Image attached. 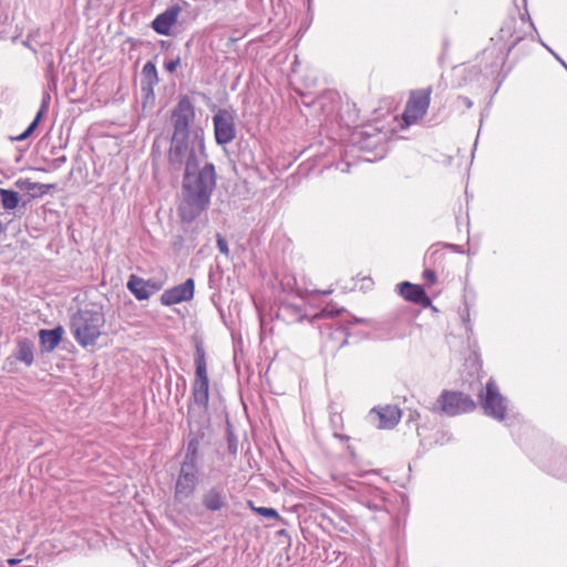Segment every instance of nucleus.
Segmentation results:
<instances>
[{
    "label": "nucleus",
    "mask_w": 567,
    "mask_h": 567,
    "mask_svg": "<svg viewBox=\"0 0 567 567\" xmlns=\"http://www.w3.org/2000/svg\"><path fill=\"white\" fill-rule=\"evenodd\" d=\"M43 112H44V104H42L41 109L39 110V112L37 113L35 117L33 118V121L30 123V125L27 127V130L32 134L35 128L38 127L42 116H43Z\"/></svg>",
    "instance_id": "obj_26"
},
{
    "label": "nucleus",
    "mask_w": 567,
    "mask_h": 567,
    "mask_svg": "<svg viewBox=\"0 0 567 567\" xmlns=\"http://www.w3.org/2000/svg\"><path fill=\"white\" fill-rule=\"evenodd\" d=\"M216 245L220 254L225 256L229 255L228 243L220 234L216 236Z\"/></svg>",
    "instance_id": "obj_25"
},
{
    "label": "nucleus",
    "mask_w": 567,
    "mask_h": 567,
    "mask_svg": "<svg viewBox=\"0 0 567 567\" xmlns=\"http://www.w3.org/2000/svg\"><path fill=\"white\" fill-rule=\"evenodd\" d=\"M239 38H230L231 42L237 41Z\"/></svg>",
    "instance_id": "obj_44"
},
{
    "label": "nucleus",
    "mask_w": 567,
    "mask_h": 567,
    "mask_svg": "<svg viewBox=\"0 0 567 567\" xmlns=\"http://www.w3.org/2000/svg\"><path fill=\"white\" fill-rule=\"evenodd\" d=\"M537 42L540 44V45H544L546 47V44L544 42L540 41V38H537Z\"/></svg>",
    "instance_id": "obj_42"
},
{
    "label": "nucleus",
    "mask_w": 567,
    "mask_h": 567,
    "mask_svg": "<svg viewBox=\"0 0 567 567\" xmlns=\"http://www.w3.org/2000/svg\"><path fill=\"white\" fill-rule=\"evenodd\" d=\"M458 101L466 107L471 109L473 106V102L467 96H458Z\"/></svg>",
    "instance_id": "obj_32"
},
{
    "label": "nucleus",
    "mask_w": 567,
    "mask_h": 567,
    "mask_svg": "<svg viewBox=\"0 0 567 567\" xmlns=\"http://www.w3.org/2000/svg\"><path fill=\"white\" fill-rule=\"evenodd\" d=\"M0 199L2 207L7 210L16 209L20 202V197L17 192L6 188H0Z\"/></svg>",
    "instance_id": "obj_20"
},
{
    "label": "nucleus",
    "mask_w": 567,
    "mask_h": 567,
    "mask_svg": "<svg viewBox=\"0 0 567 567\" xmlns=\"http://www.w3.org/2000/svg\"><path fill=\"white\" fill-rule=\"evenodd\" d=\"M63 332V328L60 326L50 330H40L39 337L42 350L47 352L53 351L61 342Z\"/></svg>",
    "instance_id": "obj_16"
},
{
    "label": "nucleus",
    "mask_w": 567,
    "mask_h": 567,
    "mask_svg": "<svg viewBox=\"0 0 567 567\" xmlns=\"http://www.w3.org/2000/svg\"><path fill=\"white\" fill-rule=\"evenodd\" d=\"M423 277L424 279L430 282V284H434L436 281V275H435V271L432 270V269H426L424 270L423 272Z\"/></svg>",
    "instance_id": "obj_29"
},
{
    "label": "nucleus",
    "mask_w": 567,
    "mask_h": 567,
    "mask_svg": "<svg viewBox=\"0 0 567 567\" xmlns=\"http://www.w3.org/2000/svg\"><path fill=\"white\" fill-rule=\"evenodd\" d=\"M380 423V429H392L394 427L401 417V411L396 406L386 405L377 411Z\"/></svg>",
    "instance_id": "obj_17"
},
{
    "label": "nucleus",
    "mask_w": 567,
    "mask_h": 567,
    "mask_svg": "<svg viewBox=\"0 0 567 567\" xmlns=\"http://www.w3.org/2000/svg\"><path fill=\"white\" fill-rule=\"evenodd\" d=\"M158 83L157 70L153 62L148 61L142 69L141 90L148 97L153 95L154 86Z\"/></svg>",
    "instance_id": "obj_15"
},
{
    "label": "nucleus",
    "mask_w": 567,
    "mask_h": 567,
    "mask_svg": "<svg viewBox=\"0 0 567 567\" xmlns=\"http://www.w3.org/2000/svg\"><path fill=\"white\" fill-rule=\"evenodd\" d=\"M195 282L188 278L185 282L165 290L161 296V302L164 306H173L183 301H189L194 297Z\"/></svg>",
    "instance_id": "obj_11"
},
{
    "label": "nucleus",
    "mask_w": 567,
    "mask_h": 567,
    "mask_svg": "<svg viewBox=\"0 0 567 567\" xmlns=\"http://www.w3.org/2000/svg\"><path fill=\"white\" fill-rule=\"evenodd\" d=\"M468 318H470V312H468V309L466 308V316H463V320L468 321Z\"/></svg>",
    "instance_id": "obj_37"
},
{
    "label": "nucleus",
    "mask_w": 567,
    "mask_h": 567,
    "mask_svg": "<svg viewBox=\"0 0 567 567\" xmlns=\"http://www.w3.org/2000/svg\"><path fill=\"white\" fill-rule=\"evenodd\" d=\"M440 410L449 416L472 412L476 404L468 395L457 391L444 390L437 401Z\"/></svg>",
    "instance_id": "obj_7"
},
{
    "label": "nucleus",
    "mask_w": 567,
    "mask_h": 567,
    "mask_svg": "<svg viewBox=\"0 0 567 567\" xmlns=\"http://www.w3.org/2000/svg\"><path fill=\"white\" fill-rule=\"evenodd\" d=\"M231 447H234V452H236V451H237V447H235V444H231V445L229 444V445H228V449H230V450H231Z\"/></svg>",
    "instance_id": "obj_41"
},
{
    "label": "nucleus",
    "mask_w": 567,
    "mask_h": 567,
    "mask_svg": "<svg viewBox=\"0 0 567 567\" xmlns=\"http://www.w3.org/2000/svg\"><path fill=\"white\" fill-rule=\"evenodd\" d=\"M341 310L336 309L332 306H327L320 313V317H334L337 316Z\"/></svg>",
    "instance_id": "obj_28"
},
{
    "label": "nucleus",
    "mask_w": 567,
    "mask_h": 567,
    "mask_svg": "<svg viewBox=\"0 0 567 567\" xmlns=\"http://www.w3.org/2000/svg\"><path fill=\"white\" fill-rule=\"evenodd\" d=\"M53 69H54V61H53V59L51 58V59L48 61V74H50L51 72H53Z\"/></svg>",
    "instance_id": "obj_35"
},
{
    "label": "nucleus",
    "mask_w": 567,
    "mask_h": 567,
    "mask_svg": "<svg viewBox=\"0 0 567 567\" xmlns=\"http://www.w3.org/2000/svg\"><path fill=\"white\" fill-rule=\"evenodd\" d=\"M179 64V59H176V60H171L168 62L165 63V69L166 71L168 72H173L176 70L177 65Z\"/></svg>",
    "instance_id": "obj_30"
},
{
    "label": "nucleus",
    "mask_w": 567,
    "mask_h": 567,
    "mask_svg": "<svg viewBox=\"0 0 567 567\" xmlns=\"http://www.w3.org/2000/svg\"><path fill=\"white\" fill-rule=\"evenodd\" d=\"M217 173L215 165L205 159L184 171L182 181V200L178 207L181 219L185 223L195 220L209 206L216 188Z\"/></svg>",
    "instance_id": "obj_2"
},
{
    "label": "nucleus",
    "mask_w": 567,
    "mask_h": 567,
    "mask_svg": "<svg viewBox=\"0 0 567 567\" xmlns=\"http://www.w3.org/2000/svg\"><path fill=\"white\" fill-rule=\"evenodd\" d=\"M337 437H339L340 440H348V436H344V435H341V434H334Z\"/></svg>",
    "instance_id": "obj_38"
},
{
    "label": "nucleus",
    "mask_w": 567,
    "mask_h": 567,
    "mask_svg": "<svg viewBox=\"0 0 567 567\" xmlns=\"http://www.w3.org/2000/svg\"><path fill=\"white\" fill-rule=\"evenodd\" d=\"M195 378L192 384L190 402L187 410L189 424L208 422L209 379L207 373L206 353L202 344L196 346Z\"/></svg>",
    "instance_id": "obj_4"
},
{
    "label": "nucleus",
    "mask_w": 567,
    "mask_h": 567,
    "mask_svg": "<svg viewBox=\"0 0 567 567\" xmlns=\"http://www.w3.org/2000/svg\"><path fill=\"white\" fill-rule=\"evenodd\" d=\"M14 185L19 188V189H22V190H28V192H32V190H39L40 194H45L49 188L51 187V185H48V184H41V183H34V182H31L30 179H18Z\"/></svg>",
    "instance_id": "obj_21"
},
{
    "label": "nucleus",
    "mask_w": 567,
    "mask_h": 567,
    "mask_svg": "<svg viewBox=\"0 0 567 567\" xmlns=\"http://www.w3.org/2000/svg\"><path fill=\"white\" fill-rule=\"evenodd\" d=\"M215 140L218 145H227L236 137L235 116L231 112L220 109L213 116Z\"/></svg>",
    "instance_id": "obj_10"
},
{
    "label": "nucleus",
    "mask_w": 567,
    "mask_h": 567,
    "mask_svg": "<svg viewBox=\"0 0 567 567\" xmlns=\"http://www.w3.org/2000/svg\"><path fill=\"white\" fill-rule=\"evenodd\" d=\"M372 495H373V499L369 501H364V504L365 506L373 511V512H380L383 509L384 507V501H385V497H384V493L378 488H374L372 491Z\"/></svg>",
    "instance_id": "obj_22"
},
{
    "label": "nucleus",
    "mask_w": 567,
    "mask_h": 567,
    "mask_svg": "<svg viewBox=\"0 0 567 567\" xmlns=\"http://www.w3.org/2000/svg\"><path fill=\"white\" fill-rule=\"evenodd\" d=\"M150 297L162 289V284L155 280H146Z\"/></svg>",
    "instance_id": "obj_27"
},
{
    "label": "nucleus",
    "mask_w": 567,
    "mask_h": 567,
    "mask_svg": "<svg viewBox=\"0 0 567 567\" xmlns=\"http://www.w3.org/2000/svg\"><path fill=\"white\" fill-rule=\"evenodd\" d=\"M105 323L103 312L99 310H79L71 320V330L82 347L94 346Z\"/></svg>",
    "instance_id": "obj_5"
},
{
    "label": "nucleus",
    "mask_w": 567,
    "mask_h": 567,
    "mask_svg": "<svg viewBox=\"0 0 567 567\" xmlns=\"http://www.w3.org/2000/svg\"><path fill=\"white\" fill-rule=\"evenodd\" d=\"M231 447H234V452H236V451H237V447H235V444H231V445L229 444V445H228V449H230V450H231Z\"/></svg>",
    "instance_id": "obj_40"
},
{
    "label": "nucleus",
    "mask_w": 567,
    "mask_h": 567,
    "mask_svg": "<svg viewBox=\"0 0 567 567\" xmlns=\"http://www.w3.org/2000/svg\"><path fill=\"white\" fill-rule=\"evenodd\" d=\"M511 51V48L506 49V45H498L497 43H493L492 45L485 48L480 56L481 72L486 76H493L498 73V70L505 63V60Z\"/></svg>",
    "instance_id": "obj_9"
},
{
    "label": "nucleus",
    "mask_w": 567,
    "mask_h": 567,
    "mask_svg": "<svg viewBox=\"0 0 567 567\" xmlns=\"http://www.w3.org/2000/svg\"><path fill=\"white\" fill-rule=\"evenodd\" d=\"M181 13L178 4L171 6L163 13L158 14L153 21V29L159 34H167L171 27L177 21Z\"/></svg>",
    "instance_id": "obj_14"
},
{
    "label": "nucleus",
    "mask_w": 567,
    "mask_h": 567,
    "mask_svg": "<svg viewBox=\"0 0 567 567\" xmlns=\"http://www.w3.org/2000/svg\"><path fill=\"white\" fill-rule=\"evenodd\" d=\"M3 229H4V228H3V224H2V221L0 220V234L3 231Z\"/></svg>",
    "instance_id": "obj_43"
},
{
    "label": "nucleus",
    "mask_w": 567,
    "mask_h": 567,
    "mask_svg": "<svg viewBox=\"0 0 567 567\" xmlns=\"http://www.w3.org/2000/svg\"><path fill=\"white\" fill-rule=\"evenodd\" d=\"M431 86L411 92L403 112V121L408 125L416 123L426 114L431 102Z\"/></svg>",
    "instance_id": "obj_8"
},
{
    "label": "nucleus",
    "mask_w": 567,
    "mask_h": 567,
    "mask_svg": "<svg viewBox=\"0 0 567 567\" xmlns=\"http://www.w3.org/2000/svg\"><path fill=\"white\" fill-rule=\"evenodd\" d=\"M31 135H32V134H31L28 130H25L23 133H21V134H20V135H18L17 137H13L12 140H14V141H20V142H21V141L27 140V138H28L29 136H31Z\"/></svg>",
    "instance_id": "obj_34"
},
{
    "label": "nucleus",
    "mask_w": 567,
    "mask_h": 567,
    "mask_svg": "<svg viewBox=\"0 0 567 567\" xmlns=\"http://www.w3.org/2000/svg\"><path fill=\"white\" fill-rule=\"evenodd\" d=\"M400 295L408 301L416 305L427 307L431 305V299L425 290L420 285H414L409 281H403L399 285Z\"/></svg>",
    "instance_id": "obj_13"
},
{
    "label": "nucleus",
    "mask_w": 567,
    "mask_h": 567,
    "mask_svg": "<svg viewBox=\"0 0 567 567\" xmlns=\"http://www.w3.org/2000/svg\"><path fill=\"white\" fill-rule=\"evenodd\" d=\"M126 287L137 300L142 301L150 298L147 281L136 275H131L128 277Z\"/></svg>",
    "instance_id": "obj_18"
},
{
    "label": "nucleus",
    "mask_w": 567,
    "mask_h": 567,
    "mask_svg": "<svg viewBox=\"0 0 567 567\" xmlns=\"http://www.w3.org/2000/svg\"><path fill=\"white\" fill-rule=\"evenodd\" d=\"M481 405L484 413L497 421L505 420L507 411V400L499 393L496 382L489 379L485 386V392L480 393Z\"/></svg>",
    "instance_id": "obj_6"
},
{
    "label": "nucleus",
    "mask_w": 567,
    "mask_h": 567,
    "mask_svg": "<svg viewBox=\"0 0 567 567\" xmlns=\"http://www.w3.org/2000/svg\"><path fill=\"white\" fill-rule=\"evenodd\" d=\"M553 474L567 481V456L555 463Z\"/></svg>",
    "instance_id": "obj_23"
},
{
    "label": "nucleus",
    "mask_w": 567,
    "mask_h": 567,
    "mask_svg": "<svg viewBox=\"0 0 567 567\" xmlns=\"http://www.w3.org/2000/svg\"><path fill=\"white\" fill-rule=\"evenodd\" d=\"M202 504L209 512H218L227 506V495L223 486L215 485L202 495Z\"/></svg>",
    "instance_id": "obj_12"
},
{
    "label": "nucleus",
    "mask_w": 567,
    "mask_h": 567,
    "mask_svg": "<svg viewBox=\"0 0 567 567\" xmlns=\"http://www.w3.org/2000/svg\"><path fill=\"white\" fill-rule=\"evenodd\" d=\"M33 40H35V38H27L25 40H22L21 43H22V45L31 49L33 52H37V50L34 49V47L32 44Z\"/></svg>",
    "instance_id": "obj_33"
},
{
    "label": "nucleus",
    "mask_w": 567,
    "mask_h": 567,
    "mask_svg": "<svg viewBox=\"0 0 567 567\" xmlns=\"http://www.w3.org/2000/svg\"><path fill=\"white\" fill-rule=\"evenodd\" d=\"M20 563V559H17V558H10L8 559V564L13 566V565H17Z\"/></svg>",
    "instance_id": "obj_36"
},
{
    "label": "nucleus",
    "mask_w": 567,
    "mask_h": 567,
    "mask_svg": "<svg viewBox=\"0 0 567 567\" xmlns=\"http://www.w3.org/2000/svg\"><path fill=\"white\" fill-rule=\"evenodd\" d=\"M203 439L204 433L200 430L196 433L190 432L188 435L183 461L175 482L174 498L176 502L182 503L190 498L200 483L199 449Z\"/></svg>",
    "instance_id": "obj_3"
},
{
    "label": "nucleus",
    "mask_w": 567,
    "mask_h": 567,
    "mask_svg": "<svg viewBox=\"0 0 567 567\" xmlns=\"http://www.w3.org/2000/svg\"><path fill=\"white\" fill-rule=\"evenodd\" d=\"M33 351L34 347L30 340L20 339L14 351V358L30 367L34 360Z\"/></svg>",
    "instance_id": "obj_19"
},
{
    "label": "nucleus",
    "mask_w": 567,
    "mask_h": 567,
    "mask_svg": "<svg viewBox=\"0 0 567 567\" xmlns=\"http://www.w3.org/2000/svg\"><path fill=\"white\" fill-rule=\"evenodd\" d=\"M231 447H234V452H236V451H237V447H235V444H231V445L229 444V445H228V449H230V450H231Z\"/></svg>",
    "instance_id": "obj_39"
},
{
    "label": "nucleus",
    "mask_w": 567,
    "mask_h": 567,
    "mask_svg": "<svg viewBox=\"0 0 567 567\" xmlns=\"http://www.w3.org/2000/svg\"><path fill=\"white\" fill-rule=\"evenodd\" d=\"M65 162H66V157L64 155L56 157L52 161V167L54 169L60 168Z\"/></svg>",
    "instance_id": "obj_31"
},
{
    "label": "nucleus",
    "mask_w": 567,
    "mask_h": 567,
    "mask_svg": "<svg viewBox=\"0 0 567 567\" xmlns=\"http://www.w3.org/2000/svg\"><path fill=\"white\" fill-rule=\"evenodd\" d=\"M251 508L255 513L266 517V518H274V519H277L279 518V514L278 512L275 509V508H271V507H255L251 503Z\"/></svg>",
    "instance_id": "obj_24"
},
{
    "label": "nucleus",
    "mask_w": 567,
    "mask_h": 567,
    "mask_svg": "<svg viewBox=\"0 0 567 567\" xmlns=\"http://www.w3.org/2000/svg\"><path fill=\"white\" fill-rule=\"evenodd\" d=\"M194 120V105L185 95L179 99L172 113L173 135L167 159L173 171H181L183 167L187 171L207 158L204 130L199 126L192 127Z\"/></svg>",
    "instance_id": "obj_1"
}]
</instances>
